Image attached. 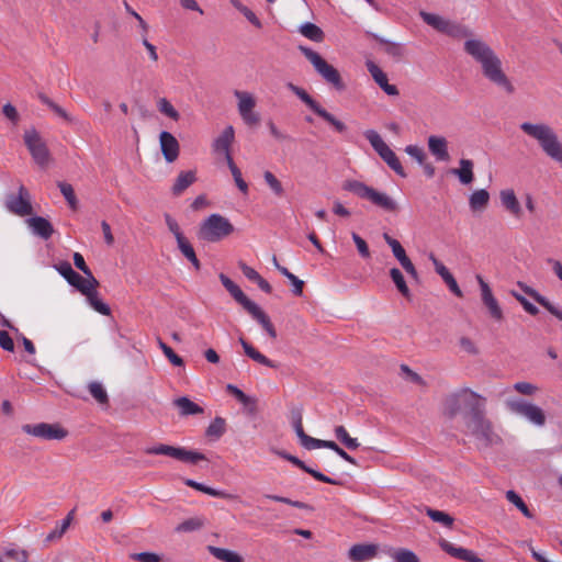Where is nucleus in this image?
I'll return each mask as SVG.
<instances>
[{
  "mask_svg": "<svg viewBox=\"0 0 562 562\" xmlns=\"http://www.w3.org/2000/svg\"><path fill=\"white\" fill-rule=\"evenodd\" d=\"M464 52L481 65L483 76L507 94L515 92V87L502 68V60L495 52L481 40L464 42Z\"/></svg>",
  "mask_w": 562,
  "mask_h": 562,
  "instance_id": "f257e3e1",
  "label": "nucleus"
},
{
  "mask_svg": "<svg viewBox=\"0 0 562 562\" xmlns=\"http://www.w3.org/2000/svg\"><path fill=\"white\" fill-rule=\"evenodd\" d=\"M486 398L482 396L476 404L462 415L467 432L472 435L483 447L497 443L501 439L493 431V425L486 418Z\"/></svg>",
  "mask_w": 562,
  "mask_h": 562,
  "instance_id": "f03ea898",
  "label": "nucleus"
},
{
  "mask_svg": "<svg viewBox=\"0 0 562 562\" xmlns=\"http://www.w3.org/2000/svg\"><path fill=\"white\" fill-rule=\"evenodd\" d=\"M342 189L353 193L361 200L370 202L372 205L386 213L397 214L400 211L398 203L392 196L366 184L362 181L353 179L345 180Z\"/></svg>",
  "mask_w": 562,
  "mask_h": 562,
  "instance_id": "7ed1b4c3",
  "label": "nucleus"
},
{
  "mask_svg": "<svg viewBox=\"0 0 562 562\" xmlns=\"http://www.w3.org/2000/svg\"><path fill=\"white\" fill-rule=\"evenodd\" d=\"M520 130L537 139L544 154L562 166V144L552 127L543 123L524 122L520 124Z\"/></svg>",
  "mask_w": 562,
  "mask_h": 562,
  "instance_id": "20e7f679",
  "label": "nucleus"
},
{
  "mask_svg": "<svg viewBox=\"0 0 562 562\" xmlns=\"http://www.w3.org/2000/svg\"><path fill=\"white\" fill-rule=\"evenodd\" d=\"M299 50L313 65L315 71L337 91H342L346 85L340 72L330 64H328L317 52L312 48L299 45Z\"/></svg>",
  "mask_w": 562,
  "mask_h": 562,
  "instance_id": "39448f33",
  "label": "nucleus"
},
{
  "mask_svg": "<svg viewBox=\"0 0 562 562\" xmlns=\"http://www.w3.org/2000/svg\"><path fill=\"white\" fill-rule=\"evenodd\" d=\"M234 232L233 224L221 214H211L198 231V237L207 243H216Z\"/></svg>",
  "mask_w": 562,
  "mask_h": 562,
  "instance_id": "423d86ee",
  "label": "nucleus"
},
{
  "mask_svg": "<svg viewBox=\"0 0 562 562\" xmlns=\"http://www.w3.org/2000/svg\"><path fill=\"white\" fill-rule=\"evenodd\" d=\"M481 397L482 395L468 387L461 389L445 397L442 402V414L447 418L453 419L463 408L465 411L471 409Z\"/></svg>",
  "mask_w": 562,
  "mask_h": 562,
  "instance_id": "0eeeda50",
  "label": "nucleus"
},
{
  "mask_svg": "<svg viewBox=\"0 0 562 562\" xmlns=\"http://www.w3.org/2000/svg\"><path fill=\"white\" fill-rule=\"evenodd\" d=\"M149 456H167L183 463L196 464L206 460L205 454L195 450H188L184 447H175L166 443H158L145 449Z\"/></svg>",
  "mask_w": 562,
  "mask_h": 562,
  "instance_id": "6e6552de",
  "label": "nucleus"
},
{
  "mask_svg": "<svg viewBox=\"0 0 562 562\" xmlns=\"http://www.w3.org/2000/svg\"><path fill=\"white\" fill-rule=\"evenodd\" d=\"M364 137L369 140L373 149L383 159V161L400 177L405 178L406 172L396 156V154L387 146L382 139L380 134L374 130H368L364 132Z\"/></svg>",
  "mask_w": 562,
  "mask_h": 562,
  "instance_id": "1a4fd4ad",
  "label": "nucleus"
},
{
  "mask_svg": "<svg viewBox=\"0 0 562 562\" xmlns=\"http://www.w3.org/2000/svg\"><path fill=\"white\" fill-rule=\"evenodd\" d=\"M286 88L292 91L302 102H304L316 115L321 116L324 121L330 124L336 132L342 134L347 131L344 122L337 120L331 113L325 110L316 100H314L303 88L295 86L292 82L286 85Z\"/></svg>",
  "mask_w": 562,
  "mask_h": 562,
  "instance_id": "9d476101",
  "label": "nucleus"
},
{
  "mask_svg": "<svg viewBox=\"0 0 562 562\" xmlns=\"http://www.w3.org/2000/svg\"><path fill=\"white\" fill-rule=\"evenodd\" d=\"M23 139L34 161L41 167H46L49 162L50 154L40 133L32 127L24 132Z\"/></svg>",
  "mask_w": 562,
  "mask_h": 562,
  "instance_id": "9b49d317",
  "label": "nucleus"
},
{
  "mask_svg": "<svg viewBox=\"0 0 562 562\" xmlns=\"http://www.w3.org/2000/svg\"><path fill=\"white\" fill-rule=\"evenodd\" d=\"M21 429L24 434L43 440H63L68 436V430L58 423L24 424Z\"/></svg>",
  "mask_w": 562,
  "mask_h": 562,
  "instance_id": "f8f14e48",
  "label": "nucleus"
},
{
  "mask_svg": "<svg viewBox=\"0 0 562 562\" xmlns=\"http://www.w3.org/2000/svg\"><path fill=\"white\" fill-rule=\"evenodd\" d=\"M506 406L512 413L524 416L536 426H543L546 424L547 418L543 409L535 404L517 398L508 400Z\"/></svg>",
  "mask_w": 562,
  "mask_h": 562,
  "instance_id": "ddd939ff",
  "label": "nucleus"
},
{
  "mask_svg": "<svg viewBox=\"0 0 562 562\" xmlns=\"http://www.w3.org/2000/svg\"><path fill=\"white\" fill-rule=\"evenodd\" d=\"M419 16L423 19V21L437 30L438 32H441L443 34L450 35V36H469L471 35L470 30L467 27H463L461 25L451 23L450 21L443 19L442 16L429 13L426 11H420Z\"/></svg>",
  "mask_w": 562,
  "mask_h": 562,
  "instance_id": "4468645a",
  "label": "nucleus"
},
{
  "mask_svg": "<svg viewBox=\"0 0 562 562\" xmlns=\"http://www.w3.org/2000/svg\"><path fill=\"white\" fill-rule=\"evenodd\" d=\"M383 239L391 247L393 256L398 260L402 268L407 272V274L415 281L419 280L418 271L416 270L414 263L406 255L405 249L401 245V243L391 237L387 233L383 234Z\"/></svg>",
  "mask_w": 562,
  "mask_h": 562,
  "instance_id": "2eb2a0df",
  "label": "nucleus"
},
{
  "mask_svg": "<svg viewBox=\"0 0 562 562\" xmlns=\"http://www.w3.org/2000/svg\"><path fill=\"white\" fill-rule=\"evenodd\" d=\"M5 207L13 214L19 216L30 215L33 212V207L30 202L27 190L21 186L19 188V194H9L5 200Z\"/></svg>",
  "mask_w": 562,
  "mask_h": 562,
  "instance_id": "dca6fc26",
  "label": "nucleus"
},
{
  "mask_svg": "<svg viewBox=\"0 0 562 562\" xmlns=\"http://www.w3.org/2000/svg\"><path fill=\"white\" fill-rule=\"evenodd\" d=\"M476 280H477L480 289H481L482 303L487 308L490 316L497 322L503 321L504 319L503 311H502L497 300L493 295L492 289L490 288V285L484 281V279L480 274L476 276Z\"/></svg>",
  "mask_w": 562,
  "mask_h": 562,
  "instance_id": "f3484780",
  "label": "nucleus"
},
{
  "mask_svg": "<svg viewBox=\"0 0 562 562\" xmlns=\"http://www.w3.org/2000/svg\"><path fill=\"white\" fill-rule=\"evenodd\" d=\"M159 143L162 156L167 162H173L179 157L180 145L178 139L167 131L159 135Z\"/></svg>",
  "mask_w": 562,
  "mask_h": 562,
  "instance_id": "a211bd4d",
  "label": "nucleus"
},
{
  "mask_svg": "<svg viewBox=\"0 0 562 562\" xmlns=\"http://www.w3.org/2000/svg\"><path fill=\"white\" fill-rule=\"evenodd\" d=\"M218 278L223 286L229 292L234 300L244 307V310L249 312L254 306L257 305L226 274L220 273Z\"/></svg>",
  "mask_w": 562,
  "mask_h": 562,
  "instance_id": "6ab92c4d",
  "label": "nucleus"
},
{
  "mask_svg": "<svg viewBox=\"0 0 562 562\" xmlns=\"http://www.w3.org/2000/svg\"><path fill=\"white\" fill-rule=\"evenodd\" d=\"M518 288L528 296L533 299L538 304L544 307L550 314L562 322V310L553 305L546 296L541 295L537 290L527 285L526 283L518 281Z\"/></svg>",
  "mask_w": 562,
  "mask_h": 562,
  "instance_id": "aec40b11",
  "label": "nucleus"
},
{
  "mask_svg": "<svg viewBox=\"0 0 562 562\" xmlns=\"http://www.w3.org/2000/svg\"><path fill=\"white\" fill-rule=\"evenodd\" d=\"M235 139V131L232 125H228L224 128L220 136H217L213 142V150L217 154H223L226 162L232 157L231 146Z\"/></svg>",
  "mask_w": 562,
  "mask_h": 562,
  "instance_id": "412c9836",
  "label": "nucleus"
},
{
  "mask_svg": "<svg viewBox=\"0 0 562 562\" xmlns=\"http://www.w3.org/2000/svg\"><path fill=\"white\" fill-rule=\"evenodd\" d=\"M124 7L127 13H130L132 16H134L137 22L138 26L140 29V36L142 42L145 48L148 50L149 57L153 61L158 60V54L156 50V46H154L151 43L148 42L147 35L149 32V25L146 23V21L125 1Z\"/></svg>",
  "mask_w": 562,
  "mask_h": 562,
  "instance_id": "4be33fe9",
  "label": "nucleus"
},
{
  "mask_svg": "<svg viewBox=\"0 0 562 562\" xmlns=\"http://www.w3.org/2000/svg\"><path fill=\"white\" fill-rule=\"evenodd\" d=\"M379 547L374 543H357L348 551V559L352 562H366L376 557Z\"/></svg>",
  "mask_w": 562,
  "mask_h": 562,
  "instance_id": "5701e85b",
  "label": "nucleus"
},
{
  "mask_svg": "<svg viewBox=\"0 0 562 562\" xmlns=\"http://www.w3.org/2000/svg\"><path fill=\"white\" fill-rule=\"evenodd\" d=\"M439 546L446 553L456 559L467 562H482V560L473 551L461 547H456L445 539L440 540Z\"/></svg>",
  "mask_w": 562,
  "mask_h": 562,
  "instance_id": "b1692460",
  "label": "nucleus"
},
{
  "mask_svg": "<svg viewBox=\"0 0 562 562\" xmlns=\"http://www.w3.org/2000/svg\"><path fill=\"white\" fill-rule=\"evenodd\" d=\"M57 271L66 279V281L76 288L80 293L85 290L83 278L76 272L68 261H61L56 266Z\"/></svg>",
  "mask_w": 562,
  "mask_h": 562,
  "instance_id": "393cba45",
  "label": "nucleus"
},
{
  "mask_svg": "<svg viewBox=\"0 0 562 562\" xmlns=\"http://www.w3.org/2000/svg\"><path fill=\"white\" fill-rule=\"evenodd\" d=\"M429 151L440 161H448L450 155L448 153V142L443 136L431 135L428 138Z\"/></svg>",
  "mask_w": 562,
  "mask_h": 562,
  "instance_id": "a878e982",
  "label": "nucleus"
},
{
  "mask_svg": "<svg viewBox=\"0 0 562 562\" xmlns=\"http://www.w3.org/2000/svg\"><path fill=\"white\" fill-rule=\"evenodd\" d=\"M29 227L32 232L42 237L43 239H48L54 233L53 225L48 220L42 216H33L26 221Z\"/></svg>",
  "mask_w": 562,
  "mask_h": 562,
  "instance_id": "bb28decb",
  "label": "nucleus"
},
{
  "mask_svg": "<svg viewBox=\"0 0 562 562\" xmlns=\"http://www.w3.org/2000/svg\"><path fill=\"white\" fill-rule=\"evenodd\" d=\"M288 461L291 462L292 464L296 465L297 468H300L307 474L312 475L315 480H317L319 482H324V483L333 484V485H341L342 484L341 481L331 479V477L323 474L322 472L314 470L311 467L306 465L302 460H300L295 456H291V458H288Z\"/></svg>",
  "mask_w": 562,
  "mask_h": 562,
  "instance_id": "cd10ccee",
  "label": "nucleus"
},
{
  "mask_svg": "<svg viewBox=\"0 0 562 562\" xmlns=\"http://www.w3.org/2000/svg\"><path fill=\"white\" fill-rule=\"evenodd\" d=\"M196 181V172L194 170L181 171L172 188L171 192L175 196L182 194L191 184Z\"/></svg>",
  "mask_w": 562,
  "mask_h": 562,
  "instance_id": "c85d7f7f",
  "label": "nucleus"
},
{
  "mask_svg": "<svg viewBox=\"0 0 562 562\" xmlns=\"http://www.w3.org/2000/svg\"><path fill=\"white\" fill-rule=\"evenodd\" d=\"M460 167L453 168L450 172L458 177L462 184H470L474 180L473 168L474 164L470 159L462 158L459 161Z\"/></svg>",
  "mask_w": 562,
  "mask_h": 562,
  "instance_id": "c756f323",
  "label": "nucleus"
},
{
  "mask_svg": "<svg viewBox=\"0 0 562 562\" xmlns=\"http://www.w3.org/2000/svg\"><path fill=\"white\" fill-rule=\"evenodd\" d=\"M239 344L241 345L245 353L252 359L254 361L266 366L268 368L276 369L278 366L268 359L265 355L259 352L250 342H248L244 337H239Z\"/></svg>",
  "mask_w": 562,
  "mask_h": 562,
  "instance_id": "7c9ffc66",
  "label": "nucleus"
},
{
  "mask_svg": "<svg viewBox=\"0 0 562 562\" xmlns=\"http://www.w3.org/2000/svg\"><path fill=\"white\" fill-rule=\"evenodd\" d=\"M367 35L376 41L380 45L383 46L384 52L395 59H400L404 55V47L400 43L391 42L382 38L378 34L367 32Z\"/></svg>",
  "mask_w": 562,
  "mask_h": 562,
  "instance_id": "2f4dec72",
  "label": "nucleus"
},
{
  "mask_svg": "<svg viewBox=\"0 0 562 562\" xmlns=\"http://www.w3.org/2000/svg\"><path fill=\"white\" fill-rule=\"evenodd\" d=\"M248 313L262 326L271 339L277 338V330L270 317L258 305L254 306Z\"/></svg>",
  "mask_w": 562,
  "mask_h": 562,
  "instance_id": "473e14b6",
  "label": "nucleus"
},
{
  "mask_svg": "<svg viewBox=\"0 0 562 562\" xmlns=\"http://www.w3.org/2000/svg\"><path fill=\"white\" fill-rule=\"evenodd\" d=\"M226 390L229 394L235 396L248 411L249 414L254 415L257 413V401L244 393L236 385L227 384Z\"/></svg>",
  "mask_w": 562,
  "mask_h": 562,
  "instance_id": "72a5a7b5",
  "label": "nucleus"
},
{
  "mask_svg": "<svg viewBox=\"0 0 562 562\" xmlns=\"http://www.w3.org/2000/svg\"><path fill=\"white\" fill-rule=\"evenodd\" d=\"M173 405L179 408L181 416L199 415L204 412L200 405L192 402L187 396L176 398Z\"/></svg>",
  "mask_w": 562,
  "mask_h": 562,
  "instance_id": "f704fd0d",
  "label": "nucleus"
},
{
  "mask_svg": "<svg viewBox=\"0 0 562 562\" xmlns=\"http://www.w3.org/2000/svg\"><path fill=\"white\" fill-rule=\"evenodd\" d=\"M0 562H29V552L12 544L3 550Z\"/></svg>",
  "mask_w": 562,
  "mask_h": 562,
  "instance_id": "c9c22d12",
  "label": "nucleus"
},
{
  "mask_svg": "<svg viewBox=\"0 0 562 562\" xmlns=\"http://www.w3.org/2000/svg\"><path fill=\"white\" fill-rule=\"evenodd\" d=\"M183 483L189 487H192L196 491H200L202 493H205V494L214 496V497H221V498H226V499L235 498V496L229 493L206 486V485L199 483L192 479H184Z\"/></svg>",
  "mask_w": 562,
  "mask_h": 562,
  "instance_id": "e433bc0d",
  "label": "nucleus"
},
{
  "mask_svg": "<svg viewBox=\"0 0 562 562\" xmlns=\"http://www.w3.org/2000/svg\"><path fill=\"white\" fill-rule=\"evenodd\" d=\"M501 201L506 210H508L515 216H520L521 207L516 198L514 190L507 189V190L501 191Z\"/></svg>",
  "mask_w": 562,
  "mask_h": 562,
  "instance_id": "4c0bfd02",
  "label": "nucleus"
},
{
  "mask_svg": "<svg viewBox=\"0 0 562 562\" xmlns=\"http://www.w3.org/2000/svg\"><path fill=\"white\" fill-rule=\"evenodd\" d=\"M490 202V193L485 189L475 190L469 198V205L473 212L483 211Z\"/></svg>",
  "mask_w": 562,
  "mask_h": 562,
  "instance_id": "58836bf2",
  "label": "nucleus"
},
{
  "mask_svg": "<svg viewBox=\"0 0 562 562\" xmlns=\"http://www.w3.org/2000/svg\"><path fill=\"white\" fill-rule=\"evenodd\" d=\"M85 289L81 294L87 297L89 305L98 313L104 316H109L111 314L110 306L104 303L100 297L98 292H88Z\"/></svg>",
  "mask_w": 562,
  "mask_h": 562,
  "instance_id": "ea45409f",
  "label": "nucleus"
},
{
  "mask_svg": "<svg viewBox=\"0 0 562 562\" xmlns=\"http://www.w3.org/2000/svg\"><path fill=\"white\" fill-rule=\"evenodd\" d=\"M300 33L306 38L322 43L325 38V33L323 30L314 23L306 22L300 26Z\"/></svg>",
  "mask_w": 562,
  "mask_h": 562,
  "instance_id": "a19ab883",
  "label": "nucleus"
},
{
  "mask_svg": "<svg viewBox=\"0 0 562 562\" xmlns=\"http://www.w3.org/2000/svg\"><path fill=\"white\" fill-rule=\"evenodd\" d=\"M209 551L213 557L224 562H244L241 555L228 549L210 546Z\"/></svg>",
  "mask_w": 562,
  "mask_h": 562,
  "instance_id": "79ce46f5",
  "label": "nucleus"
},
{
  "mask_svg": "<svg viewBox=\"0 0 562 562\" xmlns=\"http://www.w3.org/2000/svg\"><path fill=\"white\" fill-rule=\"evenodd\" d=\"M390 277H391L392 281L394 282L397 291L405 299H411V296H412L411 290L407 286V283H406L405 279H404V276H403L402 271L398 268H392L390 270Z\"/></svg>",
  "mask_w": 562,
  "mask_h": 562,
  "instance_id": "37998d69",
  "label": "nucleus"
},
{
  "mask_svg": "<svg viewBox=\"0 0 562 562\" xmlns=\"http://www.w3.org/2000/svg\"><path fill=\"white\" fill-rule=\"evenodd\" d=\"M226 431V422L222 417H215L205 430V436L211 439H220Z\"/></svg>",
  "mask_w": 562,
  "mask_h": 562,
  "instance_id": "c03bdc74",
  "label": "nucleus"
},
{
  "mask_svg": "<svg viewBox=\"0 0 562 562\" xmlns=\"http://www.w3.org/2000/svg\"><path fill=\"white\" fill-rule=\"evenodd\" d=\"M57 186H58L61 194L66 199L69 207L71 210L76 211L78 209V199L76 196L72 186L65 181H58Z\"/></svg>",
  "mask_w": 562,
  "mask_h": 562,
  "instance_id": "a18cd8bd",
  "label": "nucleus"
},
{
  "mask_svg": "<svg viewBox=\"0 0 562 562\" xmlns=\"http://www.w3.org/2000/svg\"><path fill=\"white\" fill-rule=\"evenodd\" d=\"M178 248L182 252V255L193 265L195 270H200L201 263L198 259L195 251L189 240L186 238L183 240H179Z\"/></svg>",
  "mask_w": 562,
  "mask_h": 562,
  "instance_id": "49530a36",
  "label": "nucleus"
},
{
  "mask_svg": "<svg viewBox=\"0 0 562 562\" xmlns=\"http://www.w3.org/2000/svg\"><path fill=\"white\" fill-rule=\"evenodd\" d=\"M37 97L41 100V102L47 105L57 116L61 117L63 120L69 123L72 122V117L66 112V110L58 105L56 102H54L52 99H49L45 93H38Z\"/></svg>",
  "mask_w": 562,
  "mask_h": 562,
  "instance_id": "de8ad7c7",
  "label": "nucleus"
},
{
  "mask_svg": "<svg viewBox=\"0 0 562 562\" xmlns=\"http://www.w3.org/2000/svg\"><path fill=\"white\" fill-rule=\"evenodd\" d=\"M235 97L238 98V112H249L250 110H254L256 106V100L255 98L244 91H235Z\"/></svg>",
  "mask_w": 562,
  "mask_h": 562,
  "instance_id": "09e8293b",
  "label": "nucleus"
},
{
  "mask_svg": "<svg viewBox=\"0 0 562 562\" xmlns=\"http://www.w3.org/2000/svg\"><path fill=\"white\" fill-rule=\"evenodd\" d=\"M335 436L346 448L350 450H355L360 446L357 438L350 437L344 426H337L335 428Z\"/></svg>",
  "mask_w": 562,
  "mask_h": 562,
  "instance_id": "8fccbe9b",
  "label": "nucleus"
},
{
  "mask_svg": "<svg viewBox=\"0 0 562 562\" xmlns=\"http://www.w3.org/2000/svg\"><path fill=\"white\" fill-rule=\"evenodd\" d=\"M72 513L74 510H71L65 519H63V521L60 522V525L56 526V528L54 530H52L47 537H46V541L47 542H52L56 539H60L64 533L67 531V529L69 528L70 526V522H71V519H72Z\"/></svg>",
  "mask_w": 562,
  "mask_h": 562,
  "instance_id": "3c124183",
  "label": "nucleus"
},
{
  "mask_svg": "<svg viewBox=\"0 0 562 562\" xmlns=\"http://www.w3.org/2000/svg\"><path fill=\"white\" fill-rule=\"evenodd\" d=\"M439 276L442 278L445 283L448 285L449 290L454 295H457L458 297L463 296L461 289L459 288L454 277L451 274V272L448 270V268H441L439 271Z\"/></svg>",
  "mask_w": 562,
  "mask_h": 562,
  "instance_id": "603ef678",
  "label": "nucleus"
},
{
  "mask_svg": "<svg viewBox=\"0 0 562 562\" xmlns=\"http://www.w3.org/2000/svg\"><path fill=\"white\" fill-rule=\"evenodd\" d=\"M226 164H227V166H228V168H229V170L232 172V176L234 177V180H235V183H236L237 188L243 193H247L248 192V184L243 179L241 172H240L239 168L236 166V164L234 162V159L229 158Z\"/></svg>",
  "mask_w": 562,
  "mask_h": 562,
  "instance_id": "864d4df0",
  "label": "nucleus"
},
{
  "mask_svg": "<svg viewBox=\"0 0 562 562\" xmlns=\"http://www.w3.org/2000/svg\"><path fill=\"white\" fill-rule=\"evenodd\" d=\"M157 342L164 355L173 366L182 367L184 364L183 359L180 356H178L171 347L164 342L161 338H157Z\"/></svg>",
  "mask_w": 562,
  "mask_h": 562,
  "instance_id": "5fc2aeb1",
  "label": "nucleus"
},
{
  "mask_svg": "<svg viewBox=\"0 0 562 562\" xmlns=\"http://www.w3.org/2000/svg\"><path fill=\"white\" fill-rule=\"evenodd\" d=\"M426 513L431 520H434L436 522H440L446 527L451 528L453 525V520H454L453 517H451L449 514H447L445 512L432 509V508H427Z\"/></svg>",
  "mask_w": 562,
  "mask_h": 562,
  "instance_id": "6e6d98bb",
  "label": "nucleus"
},
{
  "mask_svg": "<svg viewBox=\"0 0 562 562\" xmlns=\"http://www.w3.org/2000/svg\"><path fill=\"white\" fill-rule=\"evenodd\" d=\"M507 499L513 503L525 517L532 518L533 515L527 507L526 503L522 501V498L515 492V491H507L506 493Z\"/></svg>",
  "mask_w": 562,
  "mask_h": 562,
  "instance_id": "4d7b16f0",
  "label": "nucleus"
},
{
  "mask_svg": "<svg viewBox=\"0 0 562 562\" xmlns=\"http://www.w3.org/2000/svg\"><path fill=\"white\" fill-rule=\"evenodd\" d=\"M394 562H420L415 552L409 549L400 548L392 553Z\"/></svg>",
  "mask_w": 562,
  "mask_h": 562,
  "instance_id": "13d9d810",
  "label": "nucleus"
},
{
  "mask_svg": "<svg viewBox=\"0 0 562 562\" xmlns=\"http://www.w3.org/2000/svg\"><path fill=\"white\" fill-rule=\"evenodd\" d=\"M89 392L92 395V397L99 402L100 404H108L109 403V396L104 387L99 382H91L89 384Z\"/></svg>",
  "mask_w": 562,
  "mask_h": 562,
  "instance_id": "bf43d9fd",
  "label": "nucleus"
},
{
  "mask_svg": "<svg viewBox=\"0 0 562 562\" xmlns=\"http://www.w3.org/2000/svg\"><path fill=\"white\" fill-rule=\"evenodd\" d=\"M263 178L266 183L269 186L271 191L277 196H282L284 194V189L278 178L269 170L263 172Z\"/></svg>",
  "mask_w": 562,
  "mask_h": 562,
  "instance_id": "052dcab7",
  "label": "nucleus"
},
{
  "mask_svg": "<svg viewBox=\"0 0 562 562\" xmlns=\"http://www.w3.org/2000/svg\"><path fill=\"white\" fill-rule=\"evenodd\" d=\"M202 527H203V520L198 517H194V518H189V519L182 521L181 524H179L177 526L176 530L178 532H191V531L199 530Z\"/></svg>",
  "mask_w": 562,
  "mask_h": 562,
  "instance_id": "680f3d73",
  "label": "nucleus"
},
{
  "mask_svg": "<svg viewBox=\"0 0 562 562\" xmlns=\"http://www.w3.org/2000/svg\"><path fill=\"white\" fill-rule=\"evenodd\" d=\"M266 498H269L271 501H274V502H279V503H284V504H288V505H291L295 508H300V509H307V510H312L313 507L310 506L308 504L306 503H303V502H300V501H292L288 497H283V496H279V495H270V494H267L265 495Z\"/></svg>",
  "mask_w": 562,
  "mask_h": 562,
  "instance_id": "e2e57ef3",
  "label": "nucleus"
},
{
  "mask_svg": "<svg viewBox=\"0 0 562 562\" xmlns=\"http://www.w3.org/2000/svg\"><path fill=\"white\" fill-rule=\"evenodd\" d=\"M158 110L175 121H178L180 117L179 112L173 108V105L166 98H161L158 101Z\"/></svg>",
  "mask_w": 562,
  "mask_h": 562,
  "instance_id": "0e129e2a",
  "label": "nucleus"
},
{
  "mask_svg": "<svg viewBox=\"0 0 562 562\" xmlns=\"http://www.w3.org/2000/svg\"><path fill=\"white\" fill-rule=\"evenodd\" d=\"M510 294L521 304L524 310L529 313L532 316H536L539 314V308L532 304L530 301L526 299V296L521 295L520 293L516 292L515 290L510 291Z\"/></svg>",
  "mask_w": 562,
  "mask_h": 562,
  "instance_id": "69168bd1",
  "label": "nucleus"
},
{
  "mask_svg": "<svg viewBox=\"0 0 562 562\" xmlns=\"http://www.w3.org/2000/svg\"><path fill=\"white\" fill-rule=\"evenodd\" d=\"M379 87L387 94V95H398L400 91L394 85H390L387 80V76L383 72L381 76L376 77L374 80Z\"/></svg>",
  "mask_w": 562,
  "mask_h": 562,
  "instance_id": "338daca9",
  "label": "nucleus"
},
{
  "mask_svg": "<svg viewBox=\"0 0 562 562\" xmlns=\"http://www.w3.org/2000/svg\"><path fill=\"white\" fill-rule=\"evenodd\" d=\"M131 558L139 562H161L162 558L154 552H139L133 553Z\"/></svg>",
  "mask_w": 562,
  "mask_h": 562,
  "instance_id": "774afa93",
  "label": "nucleus"
}]
</instances>
